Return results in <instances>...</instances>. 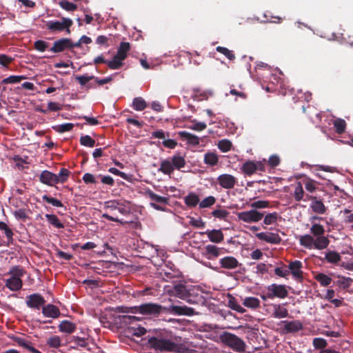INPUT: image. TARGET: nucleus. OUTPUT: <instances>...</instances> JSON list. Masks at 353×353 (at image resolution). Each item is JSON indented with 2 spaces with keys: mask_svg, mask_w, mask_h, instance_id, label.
Returning <instances> with one entry per match:
<instances>
[{
  "mask_svg": "<svg viewBox=\"0 0 353 353\" xmlns=\"http://www.w3.org/2000/svg\"><path fill=\"white\" fill-rule=\"evenodd\" d=\"M187 303L194 305H203L205 302L204 296L202 295L198 288L192 287L189 290L186 299H184Z\"/></svg>",
  "mask_w": 353,
  "mask_h": 353,
  "instance_id": "nucleus-9",
  "label": "nucleus"
},
{
  "mask_svg": "<svg viewBox=\"0 0 353 353\" xmlns=\"http://www.w3.org/2000/svg\"><path fill=\"white\" fill-rule=\"evenodd\" d=\"M325 232L323 225L319 223H314L310 228V232L313 236L310 234L300 236L299 243L307 249H325L329 245L330 240L324 236Z\"/></svg>",
  "mask_w": 353,
  "mask_h": 353,
  "instance_id": "nucleus-2",
  "label": "nucleus"
},
{
  "mask_svg": "<svg viewBox=\"0 0 353 353\" xmlns=\"http://www.w3.org/2000/svg\"><path fill=\"white\" fill-rule=\"evenodd\" d=\"M145 195L155 203H162L163 205H167L169 203V198L159 196L151 190H146Z\"/></svg>",
  "mask_w": 353,
  "mask_h": 353,
  "instance_id": "nucleus-25",
  "label": "nucleus"
},
{
  "mask_svg": "<svg viewBox=\"0 0 353 353\" xmlns=\"http://www.w3.org/2000/svg\"><path fill=\"white\" fill-rule=\"evenodd\" d=\"M80 144L83 146L93 148L95 145V140L89 135H83L80 137Z\"/></svg>",
  "mask_w": 353,
  "mask_h": 353,
  "instance_id": "nucleus-44",
  "label": "nucleus"
},
{
  "mask_svg": "<svg viewBox=\"0 0 353 353\" xmlns=\"http://www.w3.org/2000/svg\"><path fill=\"white\" fill-rule=\"evenodd\" d=\"M250 207L254 210L263 209L270 207V201L259 200L250 203Z\"/></svg>",
  "mask_w": 353,
  "mask_h": 353,
  "instance_id": "nucleus-51",
  "label": "nucleus"
},
{
  "mask_svg": "<svg viewBox=\"0 0 353 353\" xmlns=\"http://www.w3.org/2000/svg\"><path fill=\"white\" fill-rule=\"evenodd\" d=\"M13 58L4 54H0V65L8 68V65L12 62Z\"/></svg>",
  "mask_w": 353,
  "mask_h": 353,
  "instance_id": "nucleus-60",
  "label": "nucleus"
},
{
  "mask_svg": "<svg viewBox=\"0 0 353 353\" xmlns=\"http://www.w3.org/2000/svg\"><path fill=\"white\" fill-rule=\"evenodd\" d=\"M216 203V198L213 196H209L201 202H199L200 208H206L212 206Z\"/></svg>",
  "mask_w": 353,
  "mask_h": 353,
  "instance_id": "nucleus-47",
  "label": "nucleus"
},
{
  "mask_svg": "<svg viewBox=\"0 0 353 353\" xmlns=\"http://www.w3.org/2000/svg\"><path fill=\"white\" fill-rule=\"evenodd\" d=\"M36 50L44 52L48 47V43L43 40H37L34 43Z\"/></svg>",
  "mask_w": 353,
  "mask_h": 353,
  "instance_id": "nucleus-63",
  "label": "nucleus"
},
{
  "mask_svg": "<svg viewBox=\"0 0 353 353\" xmlns=\"http://www.w3.org/2000/svg\"><path fill=\"white\" fill-rule=\"evenodd\" d=\"M309 199L312 201L310 208L313 212L319 214H323L325 212L326 207L321 200L313 196H310Z\"/></svg>",
  "mask_w": 353,
  "mask_h": 353,
  "instance_id": "nucleus-18",
  "label": "nucleus"
},
{
  "mask_svg": "<svg viewBox=\"0 0 353 353\" xmlns=\"http://www.w3.org/2000/svg\"><path fill=\"white\" fill-rule=\"evenodd\" d=\"M116 312L140 314L143 316L158 317L161 314H170L178 316H192L194 310L186 305H171L164 307L155 303H145L134 307L119 306L115 308Z\"/></svg>",
  "mask_w": 353,
  "mask_h": 353,
  "instance_id": "nucleus-1",
  "label": "nucleus"
},
{
  "mask_svg": "<svg viewBox=\"0 0 353 353\" xmlns=\"http://www.w3.org/2000/svg\"><path fill=\"white\" fill-rule=\"evenodd\" d=\"M190 224L196 228H203L205 226V223L201 218H190Z\"/></svg>",
  "mask_w": 353,
  "mask_h": 353,
  "instance_id": "nucleus-62",
  "label": "nucleus"
},
{
  "mask_svg": "<svg viewBox=\"0 0 353 353\" xmlns=\"http://www.w3.org/2000/svg\"><path fill=\"white\" fill-rule=\"evenodd\" d=\"M150 347L157 352L187 353L188 348L182 343H176L168 336L157 334L148 339Z\"/></svg>",
  "mask_w": 353,
  "mask_h": 353,
  "instance_id": "nucleus-3",
  "label": "nucleus"
},
{
  "mask_svg": "<svg viewBox=\"0 0 353 353\" xmlns=\"http://www.w3.org/2000/svg\"><path fill=\"white\" fill-rule=\"evenodd\" d=\"M281 323L284 324L283 328V332L284 334L297 332L303 328L302 323L298 320L292 321H282Z\"/></svg>",
  "mask_w": 353,
  "mask_h": 353,
  "instance_id": "nucleus-13",
  "label": "nucleus"
},
{
  "mask_svg": "<svg viewBox=\"0 0 353 353\" xmlns=\"http://www.w3.org/2000/svg\"><path fill=\"white\" fill-rule=\"evenodd\" d=\"M118 318L120 322L124 325H130L138 320L137 317L130 315H120Z\"/></svg>",
  "mask_w": 353,
  "mask_h": 353,
  "instance_id": "nucleus-54",
  "label": "nucleus"
},
{
  "mask_svg": "<svg viewBox=\"0 0 353 353\" xmlns=\"http://www.w3.org/2000/svg\"><path fill=\"white\" fill-rule=\"evenodd\" d=\"M333 125L335 131L337 134H342L345 132L346 128V122L344 119L338 118L333 121Z\"/></svg>",
  "mask_w": 353,
  "mask_h": 353,
  "instance_id": "nucleus-38",
  "label": "nucleus"
},
{
  "mask_svg": "<svg viewBox=\"0 0 353 353\" xmlns=\"http://www.w3.org/2000/svg\"><path fill=\"white\" fill-rule=\"evenodd\" d=\"M242 172L246 175H252L256 172L255 162L248 161L245 162L241 168Z\"/></svg>",
  "mask_w": 353,
  "mask_h": 353,
  "instance_id": "nucleus-34",
  "label": "nucleus"
},
{
  "mask_svg": "<svg viewBox=\"0 0 353 353\" xmlns=\"http://www.w3.org/2000/svg\"><path fill=\"white\" fill-rule=\"evenodd\" d=\"M211 214L215 218H218L219 219H225L229 216L230 212L226 210L219 208L213 210L211 212Z\"/></svg>",
  "mask_w": 353,
  "mask_h": 353,
  "instance_id": "nucleus-50",
  "label": "nucleus"
},
{
  "mask_svg": "<svg viewBox=\"0 0 353 353\" xmlns=\"http://www.w3.org/2000/svg\"><path fill=\"white\" fill-rule=\"evenodd\" d=\"M72 21L68 18H63L61 21H50L47 23V28L51 32H61L66 30V32L70 33V28L72 26Z\"/></svg>",
  "mask_w": 353,
  "mask_h": 353,
  "instance_id": "nucleus-7",
  "label": "nucleus"
},
{
  "mask_svg": "<svg viewBox=\"0 0 353 353\" xmlns=\"http://www.w3.org/2000/svg\"><path fill=\"white\" fill-rule=\"evenodd\" d=\"M45 216L47 219L49 223L53 225L54 227L58 229L64 228V225L62 223H61V221L55 214H46Z\"/></svg>",
  "mask_w": 353,
  "mask_h": 353,
  "instance_id": "nucleus-40",
  "label": "nucleus"
},
{
  "mask_svg": "<svg viewBox=\"0 0 353 353\" xmlns=\"http://www.w3.org/2000/svg\"><path fill=\"white\" fill-rule=\"evenodd\" d=\"M243 305L248 308L257 309L260 307V301L256 297L249 296L244 299Z\"/></svg>",
  "mask_w": 353,
  "mask_h": 353,
  "instance_id": "nucleus-32",
  "label": "nucleus"
},
{
  "mask_svg": "<svg viewBox=\"0 0 353 353\" xmlns=\"http://www.w3.org/2000/svg\"><path fill=\"white\" fill-rule=\"evenodd\" d=\"M192 123H193L192 125L189 128L195 131H202L207 128L206 124L203 122L193 121Z\"/></svg>",
  "mask_w": 353,
  "mask_h": 353,
  "instance_id": "nucleus-64",
  "label": "nucleus"
},
{
  "mask_svg": "<svg viewBox=\"0 0 353 353\" xmlns=\"http://www.w3.org/2000/svg\"><path fill=\"white\" fill-rule=\"evenodd\" d=\"M274 312L272 316L276 319H283L288 316V310L284 307L285 304H272Z\"/></svg>",
  "mask_w": 353,
  "mask_h": 353,
  "instance_id": "nucleus-22",
  "label": "nucleus"
},
{
  "mask_svg": "<svg viewBox=\"0 0 353 353\" xmlns=\"http://www.w3.org/2000/svg\"><path fill=\"white\" fill-rule=\"evenodd\" d=\"M313 345L316 349L324 350L327 345V341L323 338H314L313 339Z\"/></svg>",
  "mask_w": 353,
  "mask_h": 353,
  "instance_id": "nucleus-56",
  "label": "nucleus"
},
{
  "mask_svg": "<svg viewBox=\"0 0 353 353\" xmlns=\"http://www.w3.org/2000/svg\"><path fill=\"white\" fill-rule=\"evenodd\" d=\"M205 234L210 241L216 243H221L224 238L223 234L220 230H208Z\"/></svg>",
  "mask_w": 353,
  "mask_h": 353,
  "instance_id": "nucleus-27",
  "label": "nucleus"
},
{
  "mask_svg": "<svg viewBox=\"0 0 353 353\" xmlns=\"http://www.w3.org/2000/svg\"><path fill=\"white\" fill-rule=\"evenodd\" d=\"M303 268V263L301 261L296 260L290 263L288 265L289 270L291 271V274L293 277L299 281H301L303 279V271L301 268Z\"/></svg>",
  "mask_w": 353,
  "mask_h": 353,
  "instance_id": "nucleus-15",
  "label": "nucleus"
},
{
  "mask_svg": "<svg viewBox=\"0 0 353 353\" xmlns=\"http://www.w3.org/2000/svg\"><path fill=\"white\" fill-rule=\"evenodd\" d=\"M221 341L233 350L243 352L245 350V342L236 335L225 332L220 336Z\"/></svg>",
  "mask_w": 353,
  "mask_h": 353,
  "instance_id": "nucleus-5",
  "label": "nucleus"
},
{
  "mask_svg": "<svg viewBox=\"0 0 353 353\" xmlns=\"http://www.w3.org/2000/svg\"><path fill=\"white\" fill-rule=\"evenodd\" d=\"M131 46L129 42H121L117 50V55L119 59H126L128 52L130 50Z\"/></svg>",
  "mask_w": 353,
  "mask_h": 353,
  "instance_id": "nucleus-28",
  "label": "nucleus"
},
{
  "mask_svg": "<svg viewBox=\"0 0 353 353\" xmlns=\"http://www.w3.org/2000/svg\"><path fill=\"white\" fill-rule=\"evenodd\" d=\"M174 167L169 160H163L160 164L159 171L163 173L164 174L170 175L174 172Z\"/></svg>",
  "mask_w": 353,
  "mask_h": 353,
  "instance_id": "nucleus-31",
  "label": "nucleus"
},
{
  "mask_svg": "<svg viewBox=\"0 0 353 353\" xmlns=\"http://www.w3.org/2000/svg\"><path fill=\"white\" fill-rule=\"evenodd\" d=\"M128 332L132 334L133 336H141L146 333V330L141 326L131 327L128 328Z\"/></svg>",
  "mask_w": 353,
  "mask_h": 353,
  "instance_id": "nucleus-53",
  "label": "nucleus"
},
{
  "mask_svg": "<svg viewBox=\"0 0 353 353\" xmlns=\"http://www.w3.org/2000/svg\"><path fill=\"white\" fill-rule=\"evenodd\" d=\"M40 181L46 185L52 186L57 184V174L48 171L43 170L39 176Z\"/></svg>",
  "mask_w": 353,
  "mask_h": 353,
  "instance_id": "nucleus-17",
  "label": "nucleus"
},
{
  "mask_svg": "<svg viewBox=\"0 0 353 353\" xmlns=\"http://www.w3.org/2000/svg\"><path fill=\"white\" fill-rule=\"evenodd\" d=\"M228 305L232 310H235L241 314H243L246 311L245 309H244L237 303L235 298L232 296H231L229 299Z\"/></svg>",
  "mask_w": 353,
  "mask_h": 353,
  "instance_id": "nucleus-41",
  "label": "nucleus"
},
{
  "mask_svg": "<svg viewBox=\"0 0 353 353\" xmlns=\"http://www.w3.org/2000/svg\"><path fill=\"white\" fill-rule=\"evenodd\" d=\"M171 163L174 167V170H181L185 165V158L179 154H174L171 159Z\"/></svg>",
  "mask_w": 353,
  "mask_h": 353,
  "instance_id": "nucleus-30",
  "label": "nucleus"
},
{
  "mask_svg": "<svg viewBox=\"0 0 353 353\" xmlns=\"http://www.w3.org/2000/svg\"><path fill=\"white\" fill-rule=\"evenodd\" d=\"M26 76H15L12 75L2 80V83L10 84V83H17L21 82V80L26 79Z\"/></svg>",
  "mask_w": 353,
  "mask_h": 353,
  "instance_id": "nucleus-49",
  "label": "nucleus"
},
{
  "mask_svg": "<svg viewBox=\"0 0 353 353\" xmlns=\"http://www.w3.org/2000/svg\"><path fill=\"white\" fill-rule=\"evenodd\" d=\"M314 279L323 287L328 286L332 279L331 277L323 273H319L314 276Z\"/></svg>",
  "mask_w": 353,
  "mask_h": 353,
  "instance_id": "nucleus-39",
  "label": "nucleus"
},
{
  "mask_svg": "<svg viewBox=\"0 0 353 353\" xmlns=\"http://www.w3.org/2000/svg\"><path fill=\"white\" fill-rule=\"evenodd\" d=\"M12 341H14L15 343L18 344V345L29 350L30 352L32 353H42L41 352L39 351L36 348H34L32 345L30 341H28L26 340L25 339L12 336L10 337Z\"/></svg>",
  "mask_w": 353,
  "mask_h": 353,
  "instance_id": "nucleus-20",
  "label": "nucleus"
},
{
  "mask_svg": "<svg viewBox=\"0 0 353 353\" xmlns=\"http://www.w3.org/2000/svg\"><path fill=\"white\" fill-rule=\"evenodd\" d=\"M203 161L208 165L214 166L216 165L219 162V157L216 154L209 152L205 154Z\"/></svg>",
  "mask_w": 353,
  "mask_h": 353,
  "instance_id": "nucleus-33",
  "label": "nucleus"
},
{
  "mask_svg": "<svg viewBox=\"0 0 353 353\" xmlns=\"http://www.w3.org/2000/svg\"><path fill=\"white\" fill-rule=\"evenodd\" d=\"M263 216L264 213L254 209L237 213L238 219L248 223H257L260 221Z\"/></svg>",
  "mask_w": 353,
  "mask_h": 353,
  "instance_id": "nucleus-6",
  "label": "nucleus"
},
{
  "mask_svg": "<svg viewBox=\"0 0 353 353\" xmlns=\"http://www.w3.org/2000/svg\"><path fill=\"white\" fill-rule=\"evenodd\" d=\"M341 255L336 251H329L325 254V259L330 263H337L341 261Z\"/></svg>",
  "mask_w": 353,
  "mask_h": 353,
  "instance_id": "nucleus-37",
  "label": "nucleus"
},
{
  "mask_svg": "<svg viewBox=\"0 0 353 353\" xmlns=\"http://www.w3.org/2000/svg\"><path fill=\"white\" fill-rule=\"evenodd\" d=\"M67 49H71V39L68 38H62L54 42L52 47L50 49V51L54 53H59Z\"/></svg>",
  "mask_w": 353,
  "mask_h": 353,
  "instance_id": "nucleus-12",
  "label": "nucleus"
},
{
  "mask_svg": "<svg viewBox=\"0 0 353 353\" xmlns=\"http://www.w3.org/2000/svg\"><path fill=\"white\" fill-rule=\"evenodd\" d=\"M256 236L261 241H264L269 243L279 244L281 242V238L276 233L260 232L256 234Z\"/></svg>",
  "mask_w": 353,
  "mask_h": 353,
  "instance_id": "nucleus-14",
  "label": "nucleus"
},
{
  "mask_svg": "<svg viewBox=\"0 0 353 353\" xmlns=\"http://www.w3.org/2000/svg\"><path fill=\"white\" fill-rule=\"evenodd\" d=\"M184 202L189 208H194L196 206L197 204L199 205V196L194 192H190L184 197Z\"/></svg>",
  "mask_w": 353,
  "mask_h": 353,
  "instance_id": "nucleus-29",
  "label": "nucleus"
},
{
  "mask_svg": "<svg viewBox=\"0 0 353 353\" xmlns=\"http://www.w3.org/2000/svg\"><path fill=\"white\" fill-rule=\"evenodd\" d=\"M42 199H43V201L52 204L53 206L58 207V208L63 207V205L61 201H59L55 198L49 196L46 194H45L42 196Z\"/></svg>",
  "mask_w": 353,
  "mask_h": 353,
  "instance_id": "nucleus-55",
  "label": "nucleus"
},
{
  "mask_svg": "<svg viewBox=\"0 0 353 353\" xmlns=\"http://www.w3.org/2000/svg\"><path fill=\"white\" fill-rule=\"evenodd\" d=\"M132 106L137 111H142L147 107V103L142 97H135L133 99Z\"/></svg>",
  "mask_w": 353,
  "mask_h": 353,
  "instance_id": "nucleus-35",
  "label": "nucleus"
},
{
  "mask_svg": "<svg viewBox=\"0 0 353 353\" xmlns=\"http://www.w3.org/2000/svg\"><path fill=\"white\" fill-rule=\"evenodd\" d=\"M178 134L181 139L186 140L190 145L196 146L199 144V138L193 134L186 131H180Z\"/></svg>",
  "mask_w": 353,
  "mask_h": 353,
  "instance_id": "nucleus-23",
  "label": "nucleus"
},
{
  "mask_svg": "<svg viewBox=\"0 0 353 353\" xmlns=\"http://www.w3.org/2000/svg\"><path fill=\"white\" fill-rule=\"evenodd\" d=\"M304 191L300 182L298 183L294 190V199L296 201H300L303 199Z\"/></svg>",
  "mask_w": 353,
  "mask_h": 353,
  "instance_id": "nucleus-57",
  "label": "nucleus"
},
{
  "mask_svg": "<svg viewBox=\"0 0 353 353\" xmlns=\"http://www.w3.org/2000/svg\"><path fill=\"white\" fill-rule=\"evenodd\" d=\"M11 276L6 279V286L11 291H18L23 286L21 277L26 274V271L19 266L12 267L8 272Z\"/></svg>",
  "mask_w": 353,
  "mask_h": 353,
  "instance_id": "nucleus-4",
  "label": "nucleus"
},
{
  "mask_svg": "<svg viewBox=\"0 0 353 353\" xmlns=\"http://www.w3.org/2000/svg\"><path fill=\"white\" fill-rule=\"evenodd\" d=\"M268 297L272 299L275 297L285 299L288 295V291L284 285L276 283L271 284L267 287Z\"/></svg>",
  "mask_w": 353,
  "mask_h": 353,
  "instance_id": "nucleus-8",
  "label": "nucleus"
},
{
  "mask_svg": "<svg viewBox=\"0 0 353 353\" xmlns=\"http://www.w3.org/2000/svg\"><path fill=\"white\" fill-rule=\"evenodd\" d=\"M74 125L70 123H63L54 128L57 132L63 133L65 132H69L72 130Z\"/></svg>",
  "mask_w": 353,
  "mask_h": 353,
  "instance_id": "nucleus-58",
  "label": "nucleus"
},
{
  "mask_svg": "<svg viewBox=\"0 0 353 353\" xmlns=\"http://www.w3.org/2000/svg\"><path fill=\"white\" fill-rule=\"evenodd\" d=\"M191 286L189 287L183 283H180L178 284H175L170 290V292L174 296L184 300V299H186L187 294Z\"/></svg>",
  "mask_w": 353,
  "mask_h": 353,
  "instance_id": "nucleus-16",
  "label": "nucleus"
},
{
  "mask_svg": "<svg viewBox=\"0 0 353 353\" xmlns=\"http://www.w3.org/2000/svg\"><path fill=\"white\" fill-rule=\"evenodd\" d=\"M0 230L4 231V233L8 240L12 239L13 232L4 222L0 221Z\"/></svg>",
  "mask_w": 353,
  "mask_h": 353,
  "instance_id": "nucleus-61",
  "label": "nucleus"
},
{
  "mask_svg": "<svg viewBox=\"0 0 353 353\" xmlns=\"http://www.w3.org/2000/svg\"><path fill=\"white\" fill-rule=\"evenodd\" d=\"M42 313L44 316L53 319L58 318L61 314L59 307L53 304L44 305L42 308Z\"/></svg>",
  "mask_w": 353,
  "mask_h": 353,
  "instance_id": "nucleus-19",
  "label": "nucleus"
},
{
  "mask_svg": "<svg viewBox=\"0 0 353 353\" xmlns=\"http://www.w3.org/2000/svg\"><path fill=\"white\" fill-rule=\"evenodd\" d=\"M45 303L46 300L40 294L34 293L26 298V305L32 309L39 310L41 307L43 308Z\"/></svg>",
  "mask_w": 353,
  "mask_h": 353,
  "instance_id": "nucleus-10",
  "label": "nucleus"
},
{
  "mask_svg": "<svg viewBox=\"0 0 353 353\" xmlns=\"http://www.w3.org/2000/svg\"><path fill=\"white\" fill-rule=\"evenodd\" d=\"M232 143L228 139H222L219 141L218 148L223 152H227L230 150Z\"/></svg>",
  "mask_w": 353,
  "mask_h": 353,
  "instance_id": "nucleus-52",
  "label": "nucleus"
},
{
  "mask_svg": "<svg viewBox=\"0 0 353 353\" xmlns=\"http://www.w3.org/2000/svg\"><path fill=\"white\" fill-rule=\"evenodd\" d=\"M61 338L59 336H52L47 340V345L52 348H59L61 347Z\"/></svg>",
  "mask_w": 353,
  "mask_h": 353,
  "instance_id": "nucleus-45",
  "label": "nucleus"
},
{
  "mask_svg": "<svg viewBox=\"0 0 353 353\" xmlns=\"http://www.w3.org/2000/svg\"><path fill=\"white\" fill-rule=\"evenodd\" d=\"M219 184L225 189L233 188L237 183L236 179L229 174H223L218 176Z\"/></svg>",
  "mask_w": 353,
  "mask_h": 353,
  "instance_id": "nucleus-11",
  "label": "nucleus"
},
{
  "mask_svg": "<svg viewBox=\"0 0 353 353\" xmlns=\"http://www.w3.org/2000/svg\"><path fill=\"white\" fill-rule=\"evenodd\" d=\"M58 327L59 331L61 332L72 334L75 331L77 325L71 321L64 320L60 323Z\"/></svg>",
  "mask_w": 353,
  "mask_h": 353,
  "instance_id": "nucleus-26",
  "label": "nucleus"
},
{
  "mask_svg": "<svg viewBox=\"0 0 353 353\" xmlns=\"http://www.w3.org/2000/svg\"><path fill=\"white\" fill-rule=\"evenodd\" d=\"M279 217L276 212L268 213L264 216L263 223L265 225H271L275 223Z\"/></svg>",
  "mask_w": 353,
  "mask_h": 353,
  "instance_id": "nucleus-42",
  "label": "nucleus"
},
{
  "mask_svg": "<svg viewBox=\"0 0 353 353\" xmlns=\"http://www.w3.org/2000/svg\"><path fill=\"white\" fill-rule=\"evenodd\" d=\"M70 174V172L68 169L64 168H61L59 170V174L57 175V181H58L57 183H63L65 181H67Z\"/></svg>",
  "mask_w": 353,
  "mask_h": 353,
  "instance_id": "nucleus-46",
  "label": "nucleus"
},
{
  "mask_svg": "<svg viewBox=\"0 0 353 353\" xmlns=\"http://www.w3.org/2000/svg\"><path fill=\"white\" fill-rule=\"evenodd\" d=\"M216 50L225 55L230 61L235 59V54L234 52L227 48L218 46L216 48Z\"/></svg>",
  "mask_w": 353,
  "mask_h": 353,
  "instance_id": "nucleus-48",
  "label": "nucleus"
},
{
  "mask_svg": "<svg viewBox=\"0 0 353 353\" xmlns=\"http://www.w3.org/2000/svg\"><path fill=\"white\" fill-rule=\"evenodd\" d=\"M76 80L79 82V83L81 86H86L87 88H92L93 86L91 83H88V82L94 79V76H88V75H81L77 76L75 77Z\"/></svg>",
  "mask_w": 353,
  "mask_h": 353,
  "instance_id": "nucleus-36",
  "label": "nucleus"
},
{
  "mask_svg": "<svg viewBox=\"0 0 353 353\" xmlns=\"http://www.w3.org/2000/svg\"><path fill=\"white\" fill-rule=\"evenodd\" d=\"M220 264L223 268L232 270L237 268L239 263L235 257L228 256L220 259Z\"/></svg>",
  "mask_w": 353,
  "mask_h": 353,
  "instance_id": "nucleus-21",
  "label": "nucleus"
},
{
  "mask_svg": "<svg viewBox=\"0 0 353 353\" xmlns=\"http://www.w3.org/2000/svg\"><path fill=\"white\" fill-rule=\"evenodd\" d=\"M204 255L208 259H213L218 257L221 254V248L214 245H207L205 248Z\"/></svg>",
  "mask_w": 353,
  "mask_h": 353,
  "instance_id": "nucleus-24",
  "label": "nucleus"
},
{
  "mask_svg": "<svg viewBox=\"0 0 353 353\" xmlns=\"http://www.w3.org/2000/svg\"><path fill=\"white\" fill-rule=\"evenodd\" d=\"M59 6L66 11H74L77 8L76 4L69 2L66 0H63L59 2Z\"/></svg>",
  "mask_w": 353,
  "mask_h": 353,
  "instance_id": "nucleus-59",
  "label": "nucleus"
},
{
  "mask_svg": "<svg viewBox=\"0 0 353 353\" xmlns=\"http://www.w3.org/2000/svg\"><path fill=\"white\" fill-rule=\"evenodd\" d=\"M123 59H119L116 54L112 60L107 61V65L112 70H118L123 65Z\"/></svg>",
  "mask_w": 353,
  "mask_h": 353,
  "instance_id": "nucleus-43",
  "label": "nucleus"
}]
</instances>
